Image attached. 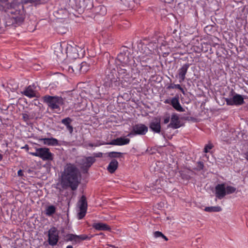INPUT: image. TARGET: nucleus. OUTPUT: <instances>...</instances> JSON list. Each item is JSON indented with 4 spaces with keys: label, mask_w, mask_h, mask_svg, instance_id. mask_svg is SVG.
I'll return each mask as SVG.
<instances>
[{
    "label": "nucleus",
    "mask_w": 248,
    "mask_h": 248,
    "mask_svg": "<svg viewBox=\"0 0 248 248\" xmlns=\"http://www.w3.org/2000/svg\"><path fill=\"white\" fill-rule=\"evenodd\" d=\"M80 173H78V178H80Z\"/></svg>",
    "instance_id": "4d7b16f0"
},
{
    "label": "nucleus",
    "mask_w": 248,
    "mask_h": 248,
    "mask_svg": "<svg viewBox=\"0 0 248 248\" xmlns=\"http://www.w3.org/2000/svg\"><path fill=\"white\" fill-rule=\"evenodd\" d=\"M118 75H119V78L124 79L125 80L127 79H129L130 77L127 69L122 67L118 69Z\"/></svg>",
    "instance_id": "412c9836"
},
{
    "label": "nucleus",
    "mask_w": 248,
    "mask_h": 248,
    "mask_svg": "<svg viewBox=\"0 0 248 248\" xmlns=\"http://www.w3.org/2000/svg\"><path fill=\"white\" fill-rule=\"evenodd\" d=\"M118 161L113 159L111 160L109 164H108V167H107V170L109 173H113L116 170L118 169Z\"/></svg>",
    "instance_id": "aec40b11"
},
{
    "label": "nucleus",
    "mask_w": 248,
    "mask_h": 248,
    "mask_svg": "<svg viewBox=\"0 0 248 248\" xmlns=\"http://www.w3.org/2000/svg\"><path fill=\"white\" fill-rule=\"evenodd\" d=\"M17 175H18L19 176H22L23 175L22 170H19L18 171H17Z\"/></svg>",
    "instance_id": "de8ad7c7"
},
{
    "label": "nucleus",
    "mask_w": 248,
    "mask_h": 248,
    "mask_svg": "<svg viewBox=\"0 0 248 248\" xmlns=\"http://www.w3.org/2000/svg\"><path fill=\"white\" fill-rule=\"evenodd\" d=\"M89 2V0H82L78 2V12H83V10L87 7V4Z\"/></svg>",
    "instance_id": "393cba45"
},
{
    "label": "nucleus",
    "mask_w": 248,
    "mask_h": 248,
    "mask_svg": "<svg viewBox=\"0 0 248 248\" xmlns=\"http://www.w3.org/2000/svg\"><path fill=\"white\" fill-rule=\"evenodd\" d=\"M226 104L228 106H239L244 104V98L240 94L234 93L232 97L225 98Z\"/></svg>",
    "instance_id": "1a4fd4ad"
},
{
    "label": "nucleus",
    "mask_w": 248,
    "mask_h": 248,
    "mask_svg": "<svg viewBox=\"0 0 248 248\" xmlns=\"http://www.w3.org/2000/svg\"><path fill=\"white\" fill-rule=\"evenodd\" d=\"M43 2V0H22V2H20V3L22 4V5L31 3L35 5H37L42 3Z\"/></svg>",
    "instance_id": "bb28decb"
},
{
    "label": "nucleus",
    "mask_w": 248,
    "mask_h": 248,
    "mask_svg": "<svg viewBox=\"0 0 248 248\" xmlns=\"http://www.w3.org/2000/svg\"><path fill=\"white\" fill-rule=\"evenodd\" d=\"M165 104H170V100L166 99L164 101Z\"/></svg>",
    "instance_id": "3c124183"
},
{
    "label": "nucleus",
    "mask_w": 248,
    "mask_h": 248,
    "mask_svg": "<svg viewBox=\"0 0 248 248\" xmlns=\"http://www.w3.org/2000/svg\"><path fill=\"white\" fill-rule=\"evenodd\" d=\"M78 47L80 48V53H78V58H83L84 57L85 55V49H84V46L83 45H82L78 46Z\"/></svg>",
    "instance_id": "473e14b6"
},
{
    "label": "nucleus",
    "mask_w": 248,
    "mask_h": 248,
    "mask_svg": "<svg viewBox=\"0 0 248 248\" xmlns=\"http://www.w3.org/2000/svg\"><path fill=\"white\" fill-rule=\"evenodd\" d=\"M74 237H75V236L72 234H69L66 236V239H67L68 241H72L74 239Z\"/></svg>",
    "instance_id": "79ce46f5"
},
{
    "label": "nucleus",
    "mask_w": 248,
    "mask_h": 248,
    "mask_svg": "<svg viewBox=\"0 0 248 248\" xmlns=\"http://www.w3.org/2000/svg\"><path fill=\"white\" fill-rule=\"evenodd\" d=\"M44 144L48 146H57L59 145V141L57 139L54 138H45L43 139Z\"/></svg>",
    "instance_id": "4be33fe9"
},
{
    "label": "nucleus",
    "mask_w": 248,
    "mask_h": 248,
    "mask_svg": "<svg viewBox=\"0 0 248 248\" xmlns=\"http://www.w3.org/2000/svg\"><path fill=\"white\" fill-rule=\"evenodd\" d=\"M149 128L154 133H159L160 132V121L159 119L155 118L150 123Z\"/></svg>",
    "instance_id": "a211bd4d"
},
{
    "label": "nucleus",
    "mask_w": 248,
    "mask_h": 248,
    "mask_svg": "<svg viewBox=\"0 0 248 248\" xmlns=\"http://www.w3.org/2000/svg\"><path fill=\"white\" fill-rule=\"evenodd\" d=\"M91 238V236L86 234H80L78 235V241H84L86 240H90Z\"/></svg>",
    "instance_id": "7c9ffc66"
},
{
    "label": "nucleus",
    "mask_w": 248,
    "mask_h": 248,
    "mask_svg": "<svg viewBox=\"0 0 248 248\" xmlns=\"http://www.w3.org/2000/svg\"><path fill=\"white\" fill-rule=\"evenodd\" d=\"M179 173L183 179L187 180L189 179V175L186 173L185 170H180L179 171Z\"/></svg>",
    "instance_id": "72a5a7b5"
},
{
    "label": "nucleus",
    "mask_w": 248,
    "mask_h": 248,
    "mask_svg": "<svg viewBox=\"0 0 248 248\" xmlns=\"http://www.w3.org/2000/svg\"><path fill=\"white\" fill-rule=\"evenodd\" d=\"M148 132V127L144 124H139L133 126L132 130L127 136L131 137L136 135H144Z\"/></svg>",
    "instance_id": "6e6552de"
},
{
    "label": "nucleus",
    "mask_w": 248,
    "mask_h": 248,
    "mask_svg": "<svg viewBox=\"0 0 248 248\" xmlns=\"http://www.w3.org/2000/svg\"><path fill=\"white\" fill-rule=\"evenodd\" d=\"M122 153L120 152H111L108 153V156L110 158H119L121 157Z\"/></svg>",
    "instance_id": "c85d7f7f"
},
{
    "label": "nucleus",
    "mask_w": 248,
    "mask_h": 248,
    "mask_svg": "<svg viewBox=\"0 0 248 248\" xmlns=\"http://www.w3.org/2000/svg\"><path fill=\"white\" fill-rule=\"evenodd\" d=\"M29 154L33 156L38 157L45 161H50L54 158V154L50 152L49 149L46 147L36 148L35 152H30Z\"/></svg>",
    "instance_id": "20e7f679"
},
{
    "label": "nucleus",
    "mask_w": 248,
    "mask_h": 248,
    "mask_svg": "<svg viewBox=\"0 0 248 248\" xmlns=\"http://www.w3.org/2000/svg\"><path fill=\"white\" fill-rule=\"evenodd\" d=\"M168 89H178L183 94H185V90H184V89L181 87L180 84H170L169 87H168Z\"/></svg>",
    "instance_id": "cd10ccee"
},
{
    "label": "nucleus",
    "mask_w": 248,
    "mask_h": 248,
    "mask_svg": "<svg viewBox=\"0 0 248 248\" xmlns=\"http://www.w3.org/2000/svg\"><path fill=\"white\" fill-rule=\"evenodd\" d=\"M215 190V197L218 200H221L227 195L225 190V184L224 183L217 185Z\"/></svg>",
    "instance_id": "f8f14e48"
},
{
    "label": "nucleus",
    "mask_w": 248,
    "mask_h": 248,
    "mask_svg": "<svg viewBox=\"0 0 248 248\" xmlns=\"http://www.w3.org/2000/svg\"><path fill=\"white\" fill-rule=\"evenodd\" d=\"M100 10L103 11V14H105L106 12V7H105L103 6H100L99 7Z\"/></svg>",
    "instance_id": "c03bdc74"
},
{
    "label": "nucleus",
    "mask_w": 248,
    "mask_h": 248,
    "mask_svg": "<svg viewBox=\"0 0 248 248\" xmlns=\"http://www.w3.org/2000/svg\"><path fill=\"white\" fill-rule=\"evenodd\" d=\"M67 248H73V247H72V246H68L67 247Z\"/></svg>",
    "instance_id": "5fc2aeb1"
},
{
    "label": "nucleus",
    "mask_w": 248,
    "mask_h": 248,
    "mask_svg": "<svg viewBox=\"0 0 248 248\" xmlns=\"http://www.w3.org/2000/svg\"><path fill=\"white\" fill-rule=\"evenodd\" d=\"M68 71H69V73H72L74 72V69H73V67L71 66H69L68 68Z\"/></svg>",
    "instance_id": "49530a36"
},
{
    "label": "nucleus",
    "mask_w": 248,
    "mask_h": 248,
    "mask_svg": "<svg viewBox=\"0 0 248 248\" xmlns=\"http://www.w3.org/2000/svg\"><path fill=\"white\" fill-rule=\"evenodd\" d=\"M61 47L62 45H57V49H58V50H61ZM54 54H55V55H56L58 58H61L63 55V53L62 52V50H61L60 52L58 51V50H54Z\"/></svg>",
    "instance_id": "f704fd0d"
},
{
    "label": "nucleus",
    "mask_w": 248,
    "mask_h": 248,
    "mask_svg": "<svg viewBox=\"0 0 248 248\" xmlns=\"http://www.w3.org/2000/svg\"><path fill=\"white\" fill-rule=\"evenodd\" d=\"M35 89H36V86L34 84H32L26 87L25 90L22 92V93L29 98L37 97V95L36 94L37 92Z\"/></svg>",
    "instance_id": "4468645a"
},
{
    "label": "nucleus",
    "mask_w": 248,
    "mask_h": 248,
    "mask_svg": "<svg viewBox=\"0 0 248 248\" xmlns=\"http://www.w3.org/2000/svg\"><path fill=\"white\" fill-rule=\"evenodd\" d=\"M213 148V145L212 143H208V144L205 145L204 148V153H208L209 151Z\"/></svg>",
    "instance_id": "4c0bfd02"
},
{
    "label": "nucleus",
    "mask_w": 248,
    "mask_h": 248,
    "mask_svg": "<svg viewBox=\"0 0 248 248\" xmlns=\"http://www.w3.org/2000/svg\"><path fill=\"white\" fill-rule=\"evenodd\" d=\"M102 156V153H98L95 154V157H101Z\"/></svg>",
    "instance_id": "a18cd8bd"
},
{
    "label": "nucleus",
    "mask_w": 248,
    "mask_h": 248,
    "mask_svg": "<svg viewBox=\"0 0 248 248\" xmlns=\"http://www.w3.org/2000/svg\"><path fill=\"white\" fill-rule=\"evenodd\" d=\"M22 120H23V121L28 123L29 120H30V116L28 114L26 113H23L22 114Z\"/></svg>",
    "instance_id": "ea45409f"
},
{
    "label": "nucleus",
    "mask_w": 248,
    "mask_h": 248,
    "mask_svg": "<svg viewBox=\"0 0 248 248\" xmlns=\"http://www.w3.org/2000/svg\"><path fill=\"white\" fill-rule=\"evenodd\" d=\"M204 168V164L201 161H198L197 163V166L195 170L197 171H201Z\"/></svg>",
    "instance_id": "c9c22d12"
},
{
    "label": "nucleus",
    "mask_w": 248,
    "mask_h": 248,
    "mask_svg": "<svg viewBox=\"0 0 248 248\" xmlns=\"http://www.w3.org/2000/svg\"><path fill=\"white\" fill-rule=\"evenodd\" d=\"M87 200L86 196L82 195L78 201V219L83 218L87 212Z\"/></svg>",
    "instance_id": "0eeeda50"
},
{
    "label": "nucleus",
    "mask_w": 248,
    "mask_h": 248,
    "mask_svg": "<svg viewBox=\"0 0 248 248\" xmlns=\"http://www.w3.org/2000/svg\"><path fill=\"white\" fill-rule=\"evenodd\" d=\"M204 210L207 212H219L221 211V208L219 206H207L204 208Z\"/></svg>",
    "instance_id": "b1692460"
},
{
    "label": "nucleus",
    "mask_w": 248,
    "mask_h": 248,
    "mask_svg": "<svg viewBox=\"0 0 248 248\" xmlns=\"http://www.w3.org/2000/svg\"><path fill=\"white\" fill-rule=\"evenodd\" d=\"M163 238L165 239V240H166V241H167L168 240V238L166 237H163Z\"/></svg>",
    "instance_id": "6e6d98bb"
},
{
    "label": "nucleus",
    "mask_w": 248,
    "mask_h": 248,
    "mask_svg": "<svg viewBox=\"0 0 248 248\" xmlns=\"http://www.w3.org/2000/svg\"><path fill=\"white\" fill-rule=\"evenodd\" d=\"M171 116H170V115L169 113H166L164 115V116L162 117V119H163V124H168L170 122V118Z\"/></svg>",
    "instance_id": "2f4dec72"
},
{
    "label": "nucleus",
    "mask_w": 248,
    "mask_h": 248,
    "mask_svg": "<svg viewBox=\"0 0 248 248\" xmlns=\"http://www.w3.org/2000/svg\"><path fill=\"white\" fill-rule=\"evenodd\" d=\"M63 186L75 190L77 187V168L71 164H67L64 168L62 176Z\"/></svg>",
    "instance_id": "f03ea898"
},
{
    "label": "nucleus",
    "mask_w": 248,
    "mask_h": 248,
    "mask_svg": "<svg viewBox=\"0 0 248 248\" xmlns=\"http://www.w3.org/2000/svg\"><path fill=\"white\" fill-rule=\"evenodd\" d=\"M59 241V232L56 227H52L48 231V243L51 246L57 245Z\"/></svg>",
    "instance_id": "9b49d317"
},
{
    "label": "nucleus",
    "mask_w": 248,
    "mask_h": 248,
    "mask_svg": "<svg viewBox=\"0 0 248 248\" xmlns=\"http://www.w3.org/2000/svg\"><path fill=\"white\" fill-rule=\"evenodd\" d=\"M56 212V207L54 205H49L45 209V215L48 217L52 216Z\"/></svg>",
    "instance_id": "5701e85b"
},
{
    "label": "nucleus",
    "mask_w": 248,
    "mask_h": 248,
    "mask_svg": "<svg viewBox=\"0 0 248 248\" xmlns=\"http://www.w3.org/2000/svg\"><path fill=\"white\" fill-rule=\"evenodd\" d=\"M66 126H67V130L69 131V133L71 134L73 132L72 126H71V125H66Z\"/></svg>",
    "instance_id": "37998d69"
},
{
    "label": "nucleus",
    "mask_w": 248,
    "mask_h": 248,
    "mask_svg": "<svg viewBox=\"0 0 248 248\" xmlns=\"http://www.w3.org/2000/svg\"><path fill=\"white\" fill-rule=\"evenodd\" d=\"M92 227L94 229L100 231H107L110 230V227L104 223H94Z\"/></svg>",
    "instance_id": "6ab92c4d"
},
{
    "label": "nucleus",
    "mask_w": 248,
    "mask_h": 248,
    "mask_svg": "<svg viewBox=\"0 0 248 248\" xmlns=\"http://www.w3.org/2000/svg\"><path fill=\"white\" fill-rule=\"evenodd\" d=\"M156 48L157 45L155 43L150 42L147 45H141L140 49V54L139 56L140 61L148 62L151 59V55Z\"/></svg>",
    "instance_id": "7ed1b4c3"
},
{
    "label": "nucleus",
    "mask_w": 248,
    "mask_h": 248,
    "mask_svg": "<svg viewBox=\"0 0 248 248\" xmlns=\"http://www.w3.org/2000/svg\"><path fill=\"white\" fill-rule=\"evenodd\" d=\"M103 143H100L99 142H96L95 143H86L85 146L86 147H99L102 145H103Z\"/></svg>",
    "instance_id": "e433bc0d"
},
{
    "label": "nucleus",
    "mask_w": 248,
    "mask_h": 248,
    "mask_svg": "<svg viewBox=\"0 0 248 248\" xmlns=\"http://www.w3.org/2000/svg\"><path fill=\"white\" fill-rule=\"evenodd\" d=\"M170 105L171 106L177 111L184 112L185 111V109H184L180 105L178 96H175L170 99Z\"/></svg>",
    "instance_id": "f3484780"
},
{
    "label": "nucleus",
    "mask_w": 248,
    "mask_h": 248,
    "mask_svg": "<svg viewBox=\"0 0 248 248\" xmlns=\"http://www.w3.org/2000/svg\"><path fill=\"white\" fill-rule=\"evenodd\" d=\"M189 64L188 63L184 64L182 67H180L178 70V74L175 76L176 78L179 79V82H183L185 79V76L187 72L188 68H189Z\"/></svg>",
    "instance_id": "2eb2a0df"
},
{
    "label": "nucleus",
    "mask_w": 248,
    "mask_h": 248,
    "mask_svg": "<svg viewBox=\"0 0 248 248\" xmlns=\"http://www.w3.org/2000/svg\"><path fill=\"white\" fill-rule=\"evenodd\" d=\"M108 43H109V40H108V41L106 40V41H105V44H108Z\"/></svg>",
    "instance_id": "864d4df0"
},
{
    "label": "nucleus",
    "mask_w": 248,
    "mask_h": 248,
    "mask_svg": "<svg viewBox=\"0 0 248 248\" xmlns=\"http://www.w3.org/2000/svg\"><path fill=\"white\" fill-rule=\"evenodd\" d=\"M117 60L122 64V66L130 65L134 62L133 57L127 49L124 50L119 53L117 56Z\"/></svg>",
    "instance_id": "423d86ee"
},
{
    "label": "nucleus",
    "mask_w": 248,
    "mask_h": 248,
    "mask_svg": "<svg viewBox=\"0 0 248 248\" xmlns=\"http://www.w3.org/2000/svg\"><path fill=\"white\" fill-rule=\"evenodd\" d=\"M89 70V64L86 62H84L81 63L80 64V72L81 74H85L87 73Z\"/></svg>",
    "instance_id": "a878e982"
},
{
    "label": "nucleus",
    "mask_w": 248,
    "mask_h": 248,
    "mask_svg": "<svg viewBox=\"0 0 248 248\" xmlns=\"http://www.w3.org/2000/svg\"><path fill=\"white\" fill-rule=\"evenodd\" d=\"M95 159L94 157H84L80 160V166H81V170L83 173L87 174L88 170L89 168L95 162Z\"/></svg>",
    "instance_id": "9d476101"
},
{
    "label": "nucleus",
    "mask_w": 248,
    "mask_h": 248,
    "mask_svg": "<svg viewBox=\"0 0 248 248\" xmlns=\"http://www.w3.org/2000/svg\"><path fill=\"white\" fill-rule=\"evenodd\" d=\"M226 193L227 194L230 195L232 194L236 191V188L234 186H228L225 187Z\"/></svg>",
    "instance_id": "c756f323"
},
{
    "label": "nucleus",
    "mask_w": 248,
    "mask_h": 248,
    "mask_svg": "<svg viewBox=\"0 0 248 248\" xmlns=\"http://www.w3.org/2000/svg\"><path fill=\"white\" fill-rule=\"evenodd\" d=\"M130 142V139L121 137L118 138L114 139L109 143H107L109 145H117V146H123L124 145H127Z\"/></svg>",
    "instance_id": "dca6fc26"
},
{
    "label": "nucleus",
    "mask_w": 248,
    "mask_h": 248,
    "mask_svg": "<svg viewBox=\"0 0 248 248\" xmlns=\"http://www.w3.org/2000/svg\"><path fill=\"white\" fill-rule=\"evenodd\" d=\"M3 156L1 154H0V161H1L2 160Z\"/></svg>",
    "instance_id": "603ef678"
},
{
    "label": "nucleus",
    "mask_w": 248,
    "mask_h": 248,
    "mask_svg": "<svg viewBox=\"0 0 248 248\" xmlns=\"http://www.w3.org/2000/svg\"><path fill=\"white\" fill-rule=\"evenodd\" d=\"M71 122V120L69 118H66L62 120V124H64V125H70Z\"/></svg>",
    "instance_id": "58836bf2"
},
{
    "label": "nucleus",
    "mask_w": 248,
    "mask_h": 248,
    "mask_svg": "<svg viewBox=\"0 0 248 248\" xmlns=\"http://www.w3.org/2000/svg\"><path fill=\"white\" fill-rule=\"evenodd\" d=\"M181 125L179 115L175 113H172L171 115L170 122L168 125V127L176 129L180 128Z\"/></svg>",
    "instance_id": "ddd939ff"
},
{
    "label": "nucleus",
    "mask_w": 248,
    "mask_h": 248,
    "mask_svg": "<svg viewBox=\"0 0 248 248\" xmlns=\"http://www.w3.org/2000/svg\"><path fill=\"white\" fill-rule=\"evenodd\" d=\"M2 7L5 13L14 19L16 24H20L23 22L25 18V11L24 6L19 1L13 0L11 2L5 3Z\"/></svg>",
    "instance_id": "f257e3e1"
},
{
    "label": "nucleus",
    "mask_w": 248,
    "mask_h": 248,
    "mask_svg": "<svg viewBox=\"0 0 248 248\" xmlns=\"http://www.w3.org/2000/svg\"><path fill=\"white\" fill-rule=\"evenodd\" d=\"M22 149H24L28 150V149H29L28 145L27 144L25 145V146L22 147Z\"/></svg>",
    "instance_id": "8fccbe9b"
},
{
    "label": "nucleus",
    "mask_w": 248,
    "mask_h": 248,
    "mask_svg": "<svg viewBox=\"0 0 248 248\" xmlns=\"http://www.w3.org/2000/svg\"><path fill=\"white\" fill-rule=\"evenodd\" d=\"M154 236L156 238L160 237L162 238H165V236L163 233H162V232L158 231H156L155 232H154Z\"/></svg>",
    "instance_id": "a19ab883"
},
{
    "label": "nucleus",
    "mask_w": 248,
    "mask_h": 248,
    "mask_svg": "<svg viewBox=\"0 0 248 248\" xmlns=\"http://www.w3.org/2000/svg\"><path fill=\"white\" fill-rule=\"evenodd\" d=\"M44 103L47 104L51 109H59V107L63 104V99L58 96L45 95L43 97Z\"/></svg>",
    "instance_id": "39448f33"
},
{
    "label": "nucleus",
    "mask_w": 248,
    "mask_h": 248,
    "mask_svg": "<svg viewBox=\"0 0 248 248\" xmlns=\"http://www.w3.org/2000/svg\"><path fill=\"white\" fill-rule=\"evenodd\" d=\"M244 155H245V159L248 161V152L245 153V154H244Z\"/></svg>",
    "instance_id": "09e8293b"
}]
</instances>
